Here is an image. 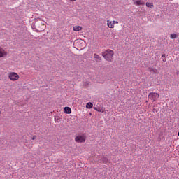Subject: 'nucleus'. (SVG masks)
Listing matches in <instances>:
<instances>
[{
    "mask_svg": "<svg viewBox=\"0 0 179 179\" xmlns=\"http://www.w3.org/2000/svg\"><path fill=\"white\" fill-rule=\"evenodd\" d=\"M64 113L66 114H71V113H72V109H71V108H69V107H65L64 108Z\"/></svg>",
    "mask_w": 179,
    "mask_h": 179,
    "instance_id": "12",
    "label": "nucleus"
},
{
    "mask_svg": "<svg viewBox=\"0 0 179 179\" xmlns=\"http://www.w3.org/2000/svg\"><path fill=\"white\" fill-rule=\"evenodd\" d=\"M163 62H166V60H165V59H163Z\"/></svg>",
    "mask_w": 179,
    "mask_h": 179,
    "instance_id": "21",
    "label": "nucleus"
},
{
    "mask_svg": "<svg viewBox=\"0 0 179 179\" xmlns=\"http://www.w3.org/2000/svg\"><path fill=\"white\" fill-rule=\"evenodd\" d=\"M113 23H114V26H115V24H118V21H112Z\"/></svg>",
    "mask_w": 179,
    "mask_h": 179,
    "instance_id": "17",
    "label": "nucleus"
},
{
    "mask_svg": "<svg viewBox=\"0 0 179 179\" xmlns=\"http://www.w3.org/2000/svg\"><path fill=\"white\" fill-rule=\"evenodd\" d=\"M34 27L38 31H43L45 30V22L43 21L41 19H38L34 22Z\"/></svg>",
    "mask_w": 179,
    "mask_h": 179,
    "instance_id": "2",
    "label": "nucleus"
},
{
    "mask_svg": "<svg viewBox=\"0 0 179 179\" xmlns=\"http://www.w3.org/2000/svg\"><path fill=\"white\" fill-rule=\"evenodd\" d=\"M0 114H1V111H0Z\"/></svg>",
    "mask_w": 179,
    "mask_h": 179,
    "instance_id": "22",
    "label": "nucleus"
},
{
    "mask_svg": "<svg viewBox=\"0 0 179 179\" xmlns=\"http://www.w3.org/2000/svg\"><path fill=\"white\" fill-rule=\"evenodd\" d=\"M70 1H71V2H75V1H76V0H70Z\"/></svg>",
    "mask_w": 179,
    "mask_h": 179,
    "instance_id": "19",
    "label": "nucleus"
},
{
    "mask_svg": "<svg viewBox=\"0 0 179 179\" xmlns=\"http://www.w3.org/2000/svg\"><path fill=\"white\" fill-rule=\"evenodd\" d=\"M134 5L136 6H141V5H145L143 0H133Z\"/></svg>",
    "mask_w": 179,
    "mask_h": 179,
    "instance_id": "7",
    "label": "nucleus"
},
{
    "mask_svg": "<svg viewBox=\"0 0 179 179\" xmlns=\"http://www.w3.org/2000/svg\"><path fill=\"white\" fill-rule=\"evenodd\" d=\"M159 97H160V95L156 92H151L148 94V99L152 100L153 101H157Z\"/></svg>",
    "mask_w": 179,
    "mask_h": 179,
    "instance_id": "5",
    "label": "nucleus"
},
{
    "mask_svg": "<svg viewBox=\"0 0 179 179\" xmlns=\"http://www.w3.org/2000/svg\"><path fill=\"white\" fill-rule=\"evenodd\" d=\"M8 78L11 82H16L20 78V76L17 73L11 71L8 73Z\"/></svg>",
    "mask_w": 179,
    "mask_h": 179,
    "instance_id": "3",
    "label": "nucleus"
},
{
    "mask_svg": "<svg viewBox=\"0 0 179 179\" xmlns=\"http://www.w3.org/2000/svg\"><path fill=\"white\" fill-rule=\"evenodd\" d=\"M93 108V103H92L91 102H88L86 104V108Z\"/></svg>",
    "mask_w": 179,
    "mask_h": 179,
    "instance_id": "14",
    "label": "nucleus"
},
{
    "mask_svg": "<svg viewBox=\"0 0 179 179\" xmlns=\"http://www.w3.org/2000/svg\"><path fill=\"white\" fill-rule=\"evenodd\" d=\"M162 58H164L166 57V55H162Z\"/></svg>",
    "mask_w": 179,
    "mask_h": 179,
    "instance_id": "18",
    "label": "nucleus"
},
{
    "mask_svg": "<svg viewBox=\"0 0 179 179\" xmlns=\"http://www.w3.org/2000/svg\"><path fill=\"white\" fill-rule=\"evenodd\" d=\"M76 43H77L78 47H79L80 48H85L84 40L80 39V40L76 41Z\"/></svg>",
    "mask_w": 179,
    "mask_h": 179,
    "instance_id": "6",
    "label": "nucleus"
},
{
    "mask_svg": "<svg viewBox=\"0 0 179 179\" xmlns=\"http://www.w3.org/2000/svg\"><path fill=\"white\" fill-rule=\"evenodd\" d=\"M8 55V52H6L3 48H0V58H5Z\"/></svg>",
    "mask_w": 179,
    "mask_h": 179,
    "instance_id": "8",
    "label": "nucleus"
},
{
    "mask_svg": "<svg viewBox=\"0 0 179 179\" xmlns=\"http://www.w3.org/2000/svg\"><path fill=\"white\" fill-rule=\"evenodd\" d=\"M103 58L108 62H113L114 61V51L108 49L102 54Z\"/></svg>",
    "mask_w": 179,
    "mask_h": 179,
    "instance_id": "1",
    "label": "nucleus"
},
{
    "mask_svg": "<svg viewBox=\"0 0 179 179\" xmlns=\"http://www.w3.org/2000/svg\"><path fill=\"white\" fill-rule=\"evenodd\" d=\"M107 26L109 29H114L115 27L114 22L110 20H107Z\"/></svg>",
    "mask_w": 179,
    "mask_h": 179,
    "instance_id": "9",
    "label": "nucleus"
},
{
    "mask_svg": "<svg viewBox=\"0 0 179 179\" xmlns=\"http://www.w3.org/2000/svg\"><path fill=\"white\" fill-rule=\"evenodd\" d=\"M73 31H82V30H83V28L81 26H74L73 27Z\"/></svg>",
    "mask_w": 179,
    "mask_h": 179,
    "instance_id": "10",
    "label": "nucleus"
},
{
    "mask_svg": "<svg viewBox=\"0 0 179 179\" xmlns=\"http://www.w3.org/2000/svg\"><path fill=\"white\" fill-rule=\"evenodd\" d=\"M34 139H36V137L34 136V137L32 138V140L34 141Z\"/></svg>",
    "mask_w": 179,
    "mask_h": 179,
    "instance_id": "20",
    "label": "nucleus"
},
{
    "mask_svg": "<svg viewBox=\"0 0 179 179\" xmlns=\"http://www.w3.org/2000/svg\"><path fill=\"white\" fill-rule=\"evenodd\" d=\"M75 141L77 143H85L86 142V135L85 134H78L75 137Z\"/></svg>",
    "mask_w": 179,
    "mask_h": 179,
    "instance_id": "4",
    "label": "nucleus"
},
{
    "mask_svg": "<svg viewBox=\"0 0 179 179\" xmlns=\"http://www.w3.org/2000/svg\"><path fill=\"white\" fill-rule=\"evenodd\" d=\"M145 6L152 9V8H154L155 5L153 4V3L146 2Z\"/></svg>",
    "mask_w": 179,
    "mask_h": 179,
    "instance_id": "13",
    "label": "nucleus"
},
{
    "mask_svg": "<svg viewBox=\"0 0 179 179\" xmlns=\"http://www.w3.org/2000/svg\"><path fill=\"white\" fill-rule=\"evenodd\" d=\"M96 111H98L99 113H103V110H101L100 108H94Z\"/></svg>",
    "mask_w": 179,
    "mask_h": 179,
    "instance_id": "16",
    "label": "nucleus"
},
{
    "mask_svg": "<svg viewBox=\"0 0 179 179\" xmlns=\"http://www.w3.org/2000/svg\"><path fill=\"white\" fill-rule=\"evenodd\" d=\"M94 58L96 62H100V61H101V57H100V56L96 53L94 54Z\"/></svg>",
    "mask_w": 179,
    "mask_h": 179,
    "instance_id": "11",
    "label": "nucleus"
},
{
    "mask_svg": "<svg viewBox=\"0 0 179 179\" xmlns=\"http://www.w3.org/2000/svg\"><path fill=\"white\" fill-rule=\"evenodd\" d=\"M177 37H178V35H177V34H171L170 35V38L171 39L177 38Z\"/></svg>",
    "mask_w": 179,
    "mask_h": 179,
    "instance_id": "15",
    "label": "nucleus"
}]
</instances>
